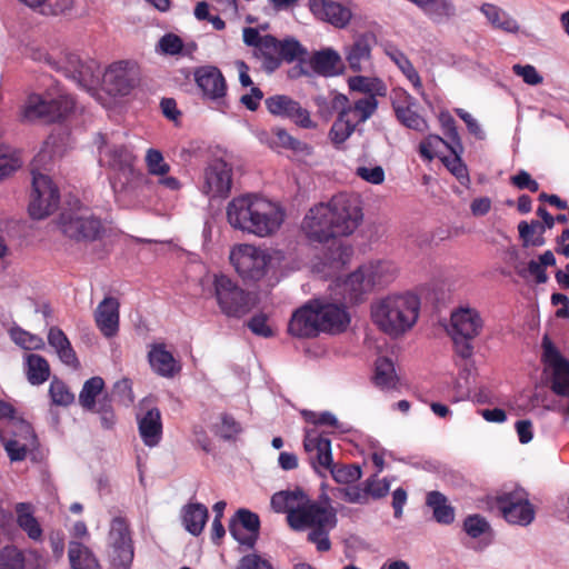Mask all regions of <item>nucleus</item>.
Wrapping results in <instances>:
<instances>
[{
	"instance_id": "obj_1",
	"label": "nucleus",
	"mask_w": 569,
	"mask_h": 569,
	"mask_svg": "<svg viewBox=\"0 0 569 569\" xmlns=\"http://www.w3.org/2000/svg\"><path fill=\"white\" fill-rule=\"evenodd\" d=\"M270 503L273 511L287 513L288 523L293 530L310 528L308 539L318 551L330 549L329 532L337 526V512L329 502L313 501L302 489L295 488L276 492Z\"/></svg>"
},
{
	"instance_id": "obj_2",
	"label": "nucleus",
	"mask_w": 569,
	"mask_h": 569,
	"mask_svg": "<svg viewBox=\"0 0 569 569\" xmlns=\"http://www.w3.org/2000/svg\"><path fill=\"white\" fill-rule=\"evenodd\" d=\"M229 226L257 238H269L281 229L286 212L280 203L258 193L232 198L226 207Z\"/></svg>"
},
{
	"instance_id": "obj_3",
	"label": "nucleus",
	"mask_w": 569,
	"mask_h": 569,
	"mask_svg": "<svg viewBox=\"0 0 569 569\" xmlns=\"http://www.w3.org/2000/svg\"><path fill=\"white\" fill-rule=\"evenodd\" d=\"M349 323L350 316L341 303L312 299L292 312L287 331L293 338L309 339L321 332L340 333Z\"/></svg>"
},
{
	"instance_id": "obj_4",
	"label": "nucleus",
	"mask_w": 569,
	"mask_h": 569,
	"mask_svg": "<svg viewBox=\"0 0 569 569\" xmlns=\"http://www.w3.org/2000/svg\"><path fill=\"white\" fill-rule=\"evenodd\" d=\"M419 311L420 299L410 291L387 295L376 299L370 306L373 325L391 337L409 331L416 325Z\"/></svg>"
},
{
	"instance_id": "obj_5",
	"label": "nucleus",
	"mask_w": 569,
	"mask_h": 569,
	"mask_svg": "<svg viewBox=\"0 0 569 569\" xmlns=\"http://www.w3.org/2000/svg\"><path fill=\"white\" fill-rule=\"evenodd\" d=\"M397 263L389 259H373L335 283L336 296L345 302L357 303L375 289L390 284L398 277Z\"/></svg>"
},
{
	"instance_id": "obj_6",
	"label": "nucleus",
	"mask_w": 569,
	"mask_h": 569,
	"mask_svg": "<svg viewBox=\"0 0 569 569\" xmlns=\"http://www.w3.org/2000/svg\"><path fill=\"white\" fill-rule=\"evenodd\" d=\"M229 262L243 281L258 282L286 268V253L280 249L253 243H236L230 248Z\"/></svg>"
},
{
	"instance_id": "obj_7",
	"label": "nucleus",
	"mask_w": 569,
	"mask_h": 569,
	"mask_svg": "<svg viewBox=\"0 0 569 569\" xmlns=\"http://www.w3.org/2000/svg\"><path fill=\"white\" fill-rule=\"evenodd\" d=\"M56 139L50 137L42 149L36 156L32 168V192L29 203V213L34 219H43L51 214L59 201V192L50 177L40 172L46 161L52 159L56 153Z\"/></svg>"
},
{
	"instance_id": "obj_8",
	"label": "nucleus",
	"mask_w": 569,
	"mask_h": 569,
	"mask_svg": "<svg viewBox=\"0 0 569 569\" xmlns=\"http://www.w3.org/2000/svg\"><path fill=\"white\" fill-rule=\"evenodd\" d=\"M305 450L308 452L315 470L322 475V470L329 471L339 483H352L361 478V469L356 465L336 466L332 461L331 442L316 428L306 430L303 440Z\"/></svg>"
},
{
	"instance_id": "obj_9",
	"label": "nucleus",
	"mask_w": 569,
	"mask_h": 569,
	"mask_svg": "<svg viewBox=\"0 0 569 569\" xmlns=\"http://www.w3.org/2000/svg\"><path fill=\"white\" fill-rule=\"evenodd\" d=\"M99 150V163L109 169L110 183L116 193L126 190L134 179V156L123 144L110 142L106 137L100 136L97 140Z\"/></svg>"
},
{
	"instance_id": "obj_10",
	"label": "nucleus",
	"mask_w": 569,
	"mask_h": 569,
	"mask_svg": "<svg viewBox=\"0 0 569 569\" xmlns=\"http://www.w3.org/2000/svg\"><path fill=\"white\" fill-rule=\"evenodd\" d=\"M483 326L481 313L476 308L463 305L452 309L446 330L460 357H471V342L480 336Z\"/></svg>"
},
{
	"instance_id": "obj_11",
	"label": "nucleus",
	"mask_w": 569,
	"mask_h": 569,
	"mask_svg": "<svg viewBox=\"0 0 569 569\" xmlns=\"http://www.w3.org/2000/svg\"><path fill=\"white\" fill-rule=\"evenodd\" d=\"M337 237H348L361 226L363 211L357 194L338 193L327 201Z\"/></svg>"
},
{
	"instance_id": "obj_12",
	"label": "nucleus",
	"mask_w": 569,
	"mask_h": 569,
	"mask_svg": "<svg viewBox=\"0 0 569 569\" xmlns=\"http://www.w3.org/2000/svg\"><path fill=\"white\" fill-rule=\"evenodd\" d=\"M73 108L74 101L67 93L61 92L57 98L50 99L32 93L28 96L21 107L20 116L23 121L28 122L37 120L54 122L69 114Z\"/></svg>"
},
{
	"instance_id": "obj_13",
	"label": "nucleus",
	"mask_w": 569,
	"mask_h": 569,
	"mask_svg": "<svg viewBox=\"0 0 569 569\" xmlns=\"http://www.w3.org/2000/svg\"><path fill=\"white\" fill-rule=\"evenodd\" d=\"M107 553L113 568L129 569L131 567L134 548L129 523L123 517H114L110 522Z\"/></svg>"
},
{
	"instance_id": "obj_14",
	"label": "nucleus",
	"mask_w": 569,
	"mask_h": 569,
	"mask_svg": "<svg viewBox=\"0 0 569 569\" xmlns=\"http://www.w3.org/2000/svg\"><path fill=\"white\" fill-rule=\"evenodd\" d=\"M214 296L222 313L240 318L251 308L249 295L226 274H214Z\"/></svg>"
},
{
	"instance_id": "obj_15",
	"label": "nucleus",
	"mask_w": 569,
	"mask_h": 569,
	"mask_svg": "<svg viewBox=\"0 0 569 569\" xmlns=\"http://www.w3.org/2000/svg\"><path fill=\"white\" fill-rule=\"evenodd\" d=\"M140 71L132 60L110 63L102 73V89L113 97L128 96L139 83Z\"/></svg>"
},
{
	"instance_id": "obj_16",
	"label": "nucleus",
	"mask_w": 569,
	"mask_h": 569,
	"mask_svg": "<svg viewBox=\"0 0 569 569\" xmlns=\"http://www.w3.org/2000/svg\"><path fill=\"white\" fill-rule=\"evenodd\" d=\"M541 347L543 375L551 381V388L557 395L569 396V361L548 336L543 337Z\"/></svg>"
},
{
	"instance_id": "obj_17",
	"label": "nucleus",
	"mask_w": 569,
	"mask_h": 569,
	"mask_svg": "<svg viewBox=\"0 0 569 569\" xmlns=\"http://www.w3.org/2000/svg\"><path fill=\"white\" fill-rule=\"evenodd\" d=\"M60 227L67 237L78 241H92L102 233L101 221L94 218L88 208L63 212Z\"/></svg>"
},
{
	"instance_id": "obj_18",
	"label": "nucleus",
	"mask_w": 569,
	"mask_h": 569,
	"mask_svg": "<svg viewBox=\"0 0 569 569\" xmlns=\"http://www.w3.org/2000/svg\"><path fill=\"white\" fill-rule=\"evenodd\" d=\"M58 69L62 70L67 77L76 81L81 88L97 96V87L100 84V70L97 61L82 60L76 53H66L63 61L59 62Z\"/></svg>"
},
{
	"instance_id": "obj_19",
	"label": "nucleus",
	"mask_w": 569,
	"mask_h": 569,
	"mask_svg": "<svg viewBox=\"0 0 569 569\" xmlns=\"http://www.w3.org/2000/svg\"><path fill=\"white\" fill-rule=\"evenodd\" d=\"M264 104L269 113L288 119L299 128L309 130L318 128V122L312 119L310 111L287 94L270 96L264 100Z\"/></svg>"
},
{
	"instance_id": "obj_20",
	"label": "nucleus",
	"mask_w": 569,
	"mask_h": 569,
	"mask_svg": "<svg viewBox=\"0 0 569 569\" xmlns=\"http://www.w3.org/2000/svg\"><path fill=\"white\" fill-rule=\"evenodd\" d=\"M497 503L503 518L509 523L528 526L535 519L533 506L530 503L528 493L523 489L501 493L497 499Z\"/></svg>"
},
{
	"instance_id": "obj_21",
	"label": "nucleus",
	"mask_w": 569,
	"mask_h": 569,
	"mask_svg": "<svg viewBox=\"0 0 569 569\" xmlns=\"http://www.w3.org/2000/svg\"><path fill=\"white\" fill-rule=\"evenodd\" d=\"M301 231L310 241L320 243L337 237L327 202L309 208L301 222Z\"/></svg>"
},
{
	"instance_id": "obj_22",
	"label": "nucleus",
	"mask_w": 569,
	"mask_h": 569,
	"mask_svg": "<svg viewBox=\"0 0 569 569\" xmlns=\"http://www.w3.org/2000/svg\"><path fill=\"white\" fill-rule=\"evenodd\" d=\"M232 187V168L222 159L208 163L203 172L201 191L210 198L227 197Z\"/></svg>"
},
{
	"instance_id": "obj_23",
	"label": "nucleus",
	"mask_w": 569,
	"mask_h": 569,
	"mask_svg": "<svg viewBox=\"0 0 569 569\" xmlns=\"http://www.w3.org/2000/svg\"><path fill=\"white\" fill-rule=\"evenodd\" d=\"M14 428L9 430L11 438L0 428V439L11 461H21L27 452L34 447L36 436L32 427L26 420H13Z\"/></svg>"
},
{
	"instance_id": "obj_24",
	"label": "nucleus",
	"mask_w": 569,
	"mask_h": 569,
	"mask_svg": "<svg viewBox=\"0 0 569 569\" xmlns=\"http://www.w3.org/2000/svg\"><path fill=\"white\" fill-rule=\"evenodd\" d=\"M194 81L204 98L216 102L218 108H222L227 84L221 71L217 67L203 66L197 68Z\"/></svg>"
},
{
	"instance_id": "obj_25",
	"label": "nucleus",
	"mask_w": 569,
	"mask_h": 569,
	"mask_svg": "<svg viewBox=\"0 0 569 569\" xmlns=\"http://www.w3.org/2000/svg\"><path fill=\"white\" fill-rule=\"evenodd\" d=\"M392 107L397 119L407 128L418 132L429 129L427 120L418 113V103L407 91H395Z\"/></svg>"
},
{
	"instance_id": "obj_26",
	"label": "nucleus",
	"mask_w": 569,
	"mask_h": 569,
	"mask_svg": "<svg viewBox=\"0 0 569 569\" xmlns=\"http://www.w3.org/2000/svg\"><path fill=\"white\" fill-rule=\"evenodd\" d=\"M462 529L468 538L467 545L476 551H482L492 543V528L482 516L470 515L466 517Z\"/></svg>"
},
{
	"instance_id": "obj_27",
	"label": "nucleus",
	"mask_w": 569,
	"mask_h": 569,
	"mask_svg": "<svg viewBox=\"0 0 569 569\" xmlns=\"http://www.w3.org/2000/svg\"><path fill=\"white\" fill-rule=\"evenodd\" d=\"M144 162L147 171L150 176L157 178V183L163 189L178 191L181 182L173 176H170L171 167L164 160L160 150L150 148L146 151Z\"/></svg>"
},
{
	"instance_id": "obj_28",
	"label": "nucleus",
	"mask_w": 569,
	"mask_h": 569,
	"mask_svg": "<svg viewBox=\"0 0 569 569\" xmlns=\"http://www.w3.org/2000/svg\"><path fill=\"white\" fill-rule=\"evenodd\" d=\"M309 8L317 19L336 28H345L351 19V11L332 0H309Z\"/></svg>"
},
{
	"instance_id": "obj_29",
	"label": "nucleus",
	"mask_w": 569,
	"mask_h": 569,
	"mask_svg": "<svg viewBox=\"0 0 569 569\" xmlns=\"http://www.w3.org/2000/svg\"><path fill=\"white\" fill-rule=\"evenodd\" d=\"M139 435L148 447H156L162 438L161 413L158 408L152 407L141 410L137 415Z\"/></svg>"
},
{
	"instance_id": "obj_30",
	"label": "nucleus",
	"mask_w": 569,
	"mask_h": 569,
	"mask_svg": "<svg viewBox=\"0 0 569 569\" xmlns=\"http://www.w3.org/2000/svg\"><path fill=\"white\" fill-rule=\"evenodd\" d=\"M119 307L117 298L106 297L97 307L94 320L101 333L111 338L119 330Z\"/></svg>"
},
{
	"instance_id": "obj_31",
	"label": "nucleus",
	"mask_w": 569,
	"mask_h": 569,
	"mask_svg": "<svg viewBox=\"0 0 569 569\" xmlns=\"http://www.w3.org/2000/svg\"><path fill=\"white\" fill-rule=\"evenodd\" d=\"M372 42L370 34H361L345 48V57L352 71L360 72L371 64Z\"/></svg>"
},
{
	"instance_id": "obj_32",
	"label": "nucleus",
	"mask_w": 569,
	"mask_h": 569,
	"mask_svg": "<svg viewBox=\"0 0 569 569\" xmlns=\"http://www.w3.org/2000/svg\"><path fill=\"white\" fill-rule=\"evenodd\" d=\"M309 66L313 72L322 77L338 76L345 68L340 53L332 48L313 52L309 59Z\"/></svg>"
},
{
	"instance_id": "obj_33",
	"label": "nucleus",
	"mask_w": 569,
	"mask_h": 569,
	"mask_svg": "<svg viewBox=\"0 0 569 569\" xmlns=\"http://www.w3.org/2000/svg\"><path fill=\"white\" fill-rule=\"evenodd\" d=\"M333 106H342L346 113H350V118L359 126L370 119L378 109V100L373 97H365L349 104V100L345 94H337L333 99Z\"/></svg>"
},
{
	"instance_id": "obj_34",
	"label": "nucleus",
	"mask_w": 569,
	"mask_h": 569,
	"mask_svg": "<svg viewBox=\"0 0 569 569\" xmlns=\"http://www.w3.org/2000/svg\"><path fill=\"white\" fill-rule=\"evenodd\" d=\"M34 507L29 502H18L14 506L16 521L18 527L29 539L38 542L43 539V529L34 516Z\"/></svg>"
},
{
	"instance_id": "obj_35",
	"label": "nucleus",
	"mask_w": 569,
	"mask_h": 569,
	"mask_svg": "<svg viewBox=\"0 0 569 569\" xmlns=\"http://www.w3.org/2000/svg\"><path fill=\"white\" fill-rule=\"evenodd\" d=\"M148 358L153 371L162 377H172L180 370L178 361L173 358L172 353L166 349L164 345L159 343L151 346Z\"/></svg>"
},
{
	"instance_id": "obj_36",
	"label": "nucleus",
	"mask_w": 569,
	"mask_h": 569,
	"mask_svg": "<svg viewBox=\"0 0 569 569\" xmlns=\"http://www.w3.org/2000/svg\"><path fill=\"white\" fill-rule=\"evenodd\" d=\"M352 248L342 243H335L326 260L316 264V271L325 277L331 276L340 270L351 258Z\"/></svg>"
},
{
	"instance_id": "obj_37",
	"label": "nucleus",
	"mask_w": 569,
	"mask_h": 569,
	"mask_svg": "<svg viewBox=\"0 0 569 569\" xmlns=\"http://www.w3.org/2000/svg\"><path fill=\"white\" fill-rule=\"evenodd\" d=\"M48 342L49 345L54 349L57 352L59 359L66 363L67 366L77 367L78 366V358L77 355L64 335V332L57 328L52 327L50 328L48 332Z\"/></svg>"
},
{
	"instance_id": "obj_38",
	"label": "nucleus",
	"mask_w": 569,
	"mask_h": 569,
	"mask_svg": "<svg viewBox=\"0 0 569 569\" xmlns=\"http://www.w3.org/2000/svg\"><path fill=\"white\" fill-rule=\"evenodd\" d=\"M37 550H20L16 546H7L0 551V569H24L30 559L38 560Z\"/></svg>"
},
{
	"instance_id": "obj_39",
	"label": "nucleus",
	"mask_w": 569,
	"mask_h": 569,
	"mask_svg": "<svg viewBox=\"0 0 569 569\" xmlns=\"http://www.w3.org/2000/svg\"><path fill=\"white\" fill-rule=\"evenodd\" d=\"M357 127L358 124L350 118V113H346L341 109L329 130V140L336 148L340 149Z\"/></svg>"
},
{
	"instance_id": "obj_40",
	"label": "nucleus",
	"mask_w": 569,
	"mask_h": 569,
	"mask_svg": "<svg viewBox=\"0 0 569 569\" xmlns=\"http://www.w3.org/2000/svg\"><path fill=\"white\" fill-rule=\"evenodd\" d=\"M372 381L375 386L381 390H392L397 388L399 379L395 365L390 359L379 357L376 360Z\"/></svg>"
},
{
	"instance_id": "obj_41",
	"label": "nucleus",
	"mask_w": 569,
	"mask_h": 569,
	"mask_svg": "<svg viewBox=\"0 0 569 569\" xmlns=\"http://www.w3.org/2000/svg\"><path fill=\"white\" fill-rule=\"evenodd\" d=\"M281 41L272 36H263L257 50V56L262 61V67L268 72L274 71L281 63Z\"/></svg>"
},
{
	"instance_id": "obj_42",
	"label": "nucleus",
	"mask_w": 569,
	"mask_h": 569,
	"mask_svg": "<svg viewBox=\"0 0 569 569\" xmlns=\"http://www.w3.org/2000/svg\"><path fill=\"white\" fill-rule=\"evenodd\" d=\"M348 87L351 91L375 99L385 97L388 91L386 83L378 77L353 76L348 79Z\"/></svg>"
},
{
	"instance_id": "obj_43",
	"label": "nucleus",
	"mask_w": 569,
	"mask_h": 569,
	"mask_svg": "<svg viewBox=\"0 0 569 569\" xmlns=\"http://www.w3.org/2000/svg\"><path fill=\"white\" fill-rule=\"evenodd\" d=\"M480 11L493 28L509 33L518 32L519 26L517 21L501 8L492 3H485L481 6Z\"/></svg>"
},
{
	"instance_id": "obj_44",
	"label": "nucleus",
	"mask_w": 569,
	"mask_h": 569,
	"mask_svg": "<svg viewBox=\"0 0 569 569\" xmlns=\"http://www.w3.org/2000/svg\"><path fill=\"white\" fill-rule=\"evenodd\" d=\"M386 54L393 61V63L399 68L402 74L407 78V80L412 84L415 90L418 93H422L423 86L420 79L419 73L416 68L412 66L410 60L406 57L403 52L395 47H387L385 49Z\"/></svg>"
},
{
	"instance_id": "obj_45",
	"label": "nucleus",
	"mask_w": 569,
	"mask_h": 569,
	"mask_svg": "<svg viewBox=\"0 0 569 569\" xmlns=\"http://www.w3.org/2000/svg\"><path fill=\"white\" fill-rule=\"evenodd\" d=\"M24 372L31 385L39 386L48 380L50 366L43 357L28 353L24 356Z\"/></svg>"
},
{
	"instance_id": "obj_46",
	"label": "nucleus",
	"mask_w": 569,
	"mask_h": 569,
	"mask_svg": "<svg viewBox=\"0 0 569 569\" xmlns=\"http://www.w3.org/2000/svg\"><path fill=\"white\" fill-rule=\"evenodd\" d=\"M208 519V509L201 503H190L183 508L182 520L184 528L193 536L202 532Z\"/></svg>"
},
{
	"instance_id": "obj_47",
	"label": "nucleus",
	"mask_w": 569,
	"mask_h": 569,
	"mask_svg": "<svg viewBox=\"0 0 569 569\" xmlns=\"http://www.w3.org/2000/svg\"><path fill=\"white\" fill-rule=\"evenodd\" d=\"M427 506L432 510L433 518L441 525H450L455 520V509L448 503L447 498L439 491L427 495Z\"/></svg>"
},
{
	"instance_id": "obj_48",
	"label": "nucleus",
	"mask_w": 569,
	"mask_h": 569,
	"mask_svg": "<svg viewBox=\"0 0 569 569\" xmlns=\"http://www.w3.org/2000/svg\"><path fill=\"white\" fill-rule=\"evenodd\" d=\"M69 560L72 569H100V565L88 547L72 541L69 546Z\"/></svg>"
},
{
	"instance_id": "obj_49",
	"label": "nucleus",
	"mask_w": 569,
	"mask_h": 569,
	"mask_svg": "<svg viewBox=\"0 0 569 569\" xmlns=\"http://www.w3.org/2000/svg\"><path fill=\"white\" fill-rule=\"evenodd\" d=\"M257 138L261 143L273 150H289L295 139V137L291 136L288 130L282 127H273L270 131L260 130L257 132Z\"/></svg>"
},
{
	"instance_id": "obj_50",
	"label": "nucleus",
	"mask_w": 569,
	"mask_h": 569,
	"mask_svg": "<svg viewBox=\"0 0 569 569\" xmlns=\"http://www.w3.org/2000/svg\"><path fill=\"white\" fill-rule=\"evenodd\" d=\"M518 231L525 247H540L545 243V227L539 221H521Z\"/></svg>"
},
{
	"instance_id": "obj_51",
	"label": "nucleus",
	"mask_w": 569,
	"mask_h": 569,
	"mask_svg": "<svg viewBox=\"0 0 569 569\" xmlns=\"http://www.w3.org/2000/svg\"><path fill=\"white\" fill-rule=\"evenodd\" d=\"M103 387L104 381L100 377H92L87 380L79 395L80 405L87 410H92L96 406V399L103 390Z\"/></svg>"
},
{
	"instance_id": "obj_52",
	"label": "nucleus",
	"mask_w": 569,
	"mask_h": 569,
	"mask_svg": "<svg viewBox=\"0 0 569 569\" xmlns=\"http://www.w3.org/2000/svg\"><path fill=\"white\" fill-rule=\"evenodd\" d=\"M449 150L451 151V157H441L442 163L446 168L460 181V183L466 184L469 182L468 169L463 161L461 160V153L463 151V147L459 151L455 150L453 146H449Z\"/></svg>"
},
{
	"instance_id": "obj_53",
	"label": "nucleus",
	"mask_w": 569,
	"mask_h": 569,
	"mask_svg": "<svg viewBox=\"0 0 569 569\" xmlns=\"http://www.w3.org/2000/svg\"><path fill=\"white\" fill-rule=\"evenodd\" d=\"M10 339L24 350H38L44 345L41 337L30 333L20 327H11L9 329Z\"/></svg>"
},
{
	"instance_id": "obj_54",
	"label": "nucleus",
	"mask_w": 569,
	"mask_h": 569,
	"mask_svg": "<svg viewBox=\"0 0 569 569\" xmlns=\"http://www.w3.org/2000/svg\"><path fill=\"white\" fill-rule=\"evenodd\" d=\"M22 164L19 153L9 146H0V179L7 178Z\"/></svg>"
},
{
	"instance_id": "obj_55",
	"label": "nucleus",
	"mask_w": 569,
	"mask_h": 569,
	"mask_svg": "<svg viewBox=\"0 0 569 569\" xmlns=\"http://www.w3.org/2000/svg\"><path fill=\"white\" fill-rule=\"evenodd\" d=\"M49 396L52 405L68 407L74 401V395L60 379L53 378L49 386Z\"/></svg>"
},
{
	"instance_id": "obj_56",
	"label": "nucleus",
	"mask_w": 569,
	"mask_h": 569,
	"mask_svg": "<svg viewBox=\"0 0 569 569\" xmlns=\"http://www.w3.org/2000/svg\"><path fill=\"white\" fill-rule=\"evenodd\" d=\"M449 146H452V142H447L437 134H429L420 142L419 153L423 159L430 161L440 157L441 147L449 149Z\"/></svg>"
},
{
	"instance_id": "obj_57",
	"label": "nucleus",
	"mask_w": 569,
	"mask_h": 569,
	"mask_svg": "<svg viewBox=\"0 0 569 569\" xmlns=\"http://www.w3.org/2000/svg\"><path fill=\"white\" fill-rule=\"evenodd\" d=\"M439 122L443 133L447 136L455 150L461 149V139L456 128V121L448 111H441L439 113Z\"/></svg>"
},
{
	"instance_id": "obj_58",
	"label": "nucleus",
	"mask_w": 569,
	"mask_h": 569,
	"mask_svg": "<svg viewBox=\"0 0 569 569\" xmlns=\"http://www.w3.org/2000/svg\"><path fill=\"white\" fill-rule=\"evenodd\" d=\"M307 53V50L301 46V43L293 39H284L281 41V50H280V58L281 61H295V60H301Z\"/></svg>"
},
{
	"instance_id": "obj_59",
	"label": "nucleus",
	"mask_w": 569,
	"mask_h": 569,
	"mask_svg": "<svg viewBox=\"0 0 569 569\" xmlns=\"http://www.w3.org/2000/svg\"><path fill=\"white\" fill-rule=\"evenodd\" d=\"M512 71L516 76L520 77L528 86H538L543 82V77L538 72L532 64L516 63L512 66Z\"/></svg>"
},
{
	"instance_id": "obj_60",
	"label": "nucleus",
	"mask_w": 569,
	"mask_h": 569,
	"mask_svg": "<svg viewBox=\"0 0 569 569\" xmlns=\"http://www.w3.org/2000/svg\"><path fill=\"white\" fill-rule=\"evenodd\" d=\"M338 497L349 503L363 505L368 502V491H366V487L363 489L359 486L340 488L338 490Z\"/></svg>"
},
{
	"instance_id": "obj_61",
	"label": "nucleus",
	"mask_w": 569,
	"mask_h": 569,
	"mask_svg": "<svg viewBox=\"0 0 569 569\" xmlns=\"http://www.w3.org/2000/svg\"><path fill=\"white\" fill-rule=\"evenodd\" d=\"M158 49L161 53L174 56L182 52L183 42L180 37L173 33L164 34L158 42Z\"/></svg>"
},
{
	"instance_id": "obj_62",
	"label": "nucleus",
	"mask_w": 569,
	"mask_h": 569,
	"mask_svg": "<svg viewBox=\"0 0 569 569\" xmlns=\"http://www.w3.org/2000/svg\"><path fill=\"white\" fill-rule=\"evenodd\" d=\"M356 174L371 184H381L385 181V171L380 166H360L356 169Z\"/></svg>"
},
{
	"instance_id": "obj_63",
	"label": "nucleus",
	"mask_w": 569,
	"mask_h": 569,
	"mask_svg": "<svg viewBox=\"0 0 569 569\" xmlns=\"http://www.w3.org/2000/svg\"><path fill=\"white\" fill-rule=\"evenodd\" d=\"M230 522H238L239 527L254 533L256 536L258 535L259 518L256 513L249 510L240 509Z\"/></svg>"
},
{
	"instance_id": "obj_64",
	"label": "nucleus",
	"mask_w": 569,
	"mask_h": 569,
	"mask_svg": "<svg viewBox=\"0 0 569 569\" xmlns=\"http://www.w3.org/2000/svg\"><path fill=\"white\" fill-rule=\"evenodd\" d=\"M375 475L370 479L366 481V491H368V497L379 499L385 497L390 490V481L387 478L379 479Z\"/></svg>"
}]
</instances>
